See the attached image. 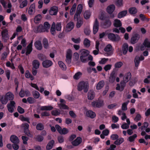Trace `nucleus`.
Wrapping results in <instances>:
<instances>
[{
  "mask_svg": "<svg viewBox=\"0 0 150 150\" xmlns=\"http://www.w3.org/2000/svg\"><path fill=\"white\" fill-rule=\"evenodd\" d=\"M100 19L103 21L101 23V25L103 28H107L111 26L112 22L109 17L101 16Z\"/></svg>",
  "mask_w": 150,
  "mask_h": 150,
  "instance_id": "1",
  "label": "nucleus"
},
{
  "mask_svg": "<svg viewBox=\"0 0 150 150\" xmlns=\"http://www.w3.org/2000/svg\"><path fill=\"white\" fill-rule=\"evenodd\" d=\"M83 89L84 91L86 93L88 89V82L82 81L80 82L78 86V90L81 91Z\"/></svg>",
  "mask_w": 150,
  "mask_h": 150,
  "instance_id": "2",
  "label": "nucleus"
},
{
  "mask_svg": "<svg viewBox=\"0 0 150 150\" xmlns=\"http://www.w3.org/2000/svg\"><path fill=\"white\" fill-rule=\"evenodd\" d=\"M80 52L81 53L80 59L81 61L82 62H86L87 60L86 57L88 55L89 52L85 49L80 50Z\"/></svg>",
  "mask_w": 150,
  "mask_h": 150,
  "instance_id": "3",
  "label": "nucleus"
},
{
  "mask_svg": "<svg viewBox=\"0 0 150 150\" xmlns=\"http://www.w3.org/2000/svg\"><path fill=\"white\" fill-rule=\"evenodd\" d=\"M108 37L110 40L113 42H118L121 39L119 35L111 33L108 34Z\"/></svg>",
  "mask_w": 150,
  "mask_h": 150,
  "instance_id": "4",
  "label": "nucleus"
},
{
  "mask_svg": "<svg viewBox=\"0 0 150 150\" xmlns=\"http://www.w3.org/2000/svg\"><path fill=\"white\" fill-rule=\"evenodd\" d=\"M72 57V51L71 50L69 49L67 52L66 56V61L68 64H69L71 62V59Z\"/></svg>",
  "mask_w": 150,
  "mask_h": 150,
  "instance_id": "5",
  "label": "nucleus"
},
{
  "mask_svg": "<svg viewBox=\"0 0 150 150\" xmlns=\"http://www.w3.org/2000/svg\"><path fill=\"white\" fill-rule=\"evenodd\" d=\"M140 38V35L138 33L133 35L131 38V43L132 44L137 43L139 39Z\"/></svg>",
  "mask_w": 150,
  "mask_h": 150,
  "instance_id": "6",
  "label": "nucleus"
},
{
  "mask_svg": "<svg viewBox=\"0 0 150 150\" xmlns=\"http://www.w3.org/2000/svg\"><path fill=\"white\" fill-rule=\"evenodd\" d=\"M15 102L13 101H11L10 103H8L7 107L8 111L12 113L14 111V108L15 107Z\"/></svg>",
  "mask_w": 150,
  "mask_h": 150,
  "instance_id": "7",
  "label": "nucleus"
},
{
  "mask_svg": "<svg viewBox=\"0 0 150 150\" xmlns=\"http://www.w3.org/2000/svg\"><path fill=\"white\" fill-rule=\"evenodd\" d=\"M8 30L6 29H4L1 32L3 39L4 42H6L9 39V36L8 33Z\"/></svg>",
  "mask_w": 150,
  "mask_h": 150,
  "instance_id": "8",
  "label": "nucleus"
},
{
  "mask_svg": "<svg viewBox=\"0 0 150 150\" xmlns=\"http://www.w3.org/2000/svg\"><path fill=\"white\" fill-rule=\"evenodd\" d=\"M99 27V23L97 19L96 18L93 26V33L96 34L98 31Z\"/></svg>",
  "mask_w": 150,
  "mask_h": 150,
  "instance_id": "9",
  "label": "nucleus"
},
{
  "mask_svg": "<svg viewBox=\"0 0 150 150\" xmlns=\"http://www.w3.org/2000/svg\"><path fill=\"white\" fill-rule=\"evenodd\" d=\"M83 8V6L81 4L78 5L76 11L74 15L75 18L77 16H80Z\"/></svg>",
  "mask_w": 150,
  "mask_h": 150,
  "instance_id": "10",
  "label": "nucleus"
},
{
  "mask_svg": "<svg viewBox=\"0 0 150 150\" xmlns=\"http://www.w3.org/2000/svg\"><path fill=\"white\" fill-rule=\"evenodd\" d=\"M79 16L76 17L75 18V16L74 17V21H77L76 24V27L77 28H79L83 24L82 19L81 18H79Z\"/></svg>",
  "mask_w": 150,
  "mask_h": 150,
  "instance_id": "11",
  "label": "nucleus"
},
{
  "mask_svg": "<svg viewBox=\"0 0 150 150\" xmlns=\"http://www.w3.org/2000/svg\"><path fill=\"white\" fill-rule=\"evenodd\" d=\"M58 11V8L56 6H53L51 8L49 12L51 15H56Z\"/></svg>",
  "mask_w": 150,
  "mask_h": 150,
  "instance_id": "12",
  "label": "nucleus"
},
{
  "mask_svg": "<svg viewBox=\"0 0 150 150\" xmlns=\"http://www.w3.org/2000/svg\"><path fill=\"white\" fill-rule=\"evenodd\" d=\"M116 77L115 72L113 71L111 73L109 78V81L110 83H113L115 80Z\"/></svg>",
  "mask_w": 150,
  "mask_h": 150,
  "instance_id": "13",
  "label": "nucleus"
},
{
  "mask_svg": "<svg viewBox=\"0 0 150 150\" xmlns=\"http://www.w3.org/2000/svg\"><path fill=\"white\" fill-rule=\"evenodd\" d=\"M42 64L44 67L48 68L52 65V63L50 60H46L42 62Z\"/></svg>",
  "mask_w": 150,
  "mask_h": 150,
  "instance_id": "14",
  "label": "nucleus"
},
{
  "mask_svg": "<svg viewBox=\"0 0 150 150\" xmlns=\"http://www.w3.org/2000/svg\"><path fill=\"white\" fill-rule=\"evenodd\" d=\"M81 142V138L80 137H78L74 140L72 141L71 143L73 145L76 146L79 145Z\"/></svg>",
  "mask_w": 150,
  "mask_h": 150,
  "instance_id": "15",
  "label": "nucleus"
},
{
  "mask_svg": "<svg viewBox=\"0 0 150 150\" xmlns=\"http://www.w3.org/2000/svg\"><path fill=\"white\" fill-rule=\"evenodd\" d=\"M45 31L46 29H45L43 25H39L34 29L35 32H45Z\"/></svg>",
  "mask_w": 150,
  "mask_h": 150,
  "instance_id": "16",
  "label": "nucleus"
},
{
  "mask_svg": "<svg viewBox=\"0 0 150 150\" xmlns=\"http://www.w3.org/2000/svg\"><path fill=\"white\" fill-rule=\"evenodd\" d=\"M32 43L33 41H32L27 47L26 52H25V54L26 55H28V54H30L32 50Z\"/></svg>",
  "mask_w": 150,
  "mask_h": 150,
  "instance_id": "17",
  "label": "nucleus"
},
{
  "mask_svg": "<svg viewBox=\"0 0 150 150\" xmlns=\"http://www.w3.org/2000/svg\"><path fill=\"white\" fill-rule=\"evenodd\" d=\"M74 24L72 22H70L66 25V31L69 32L74 27Z\"/></svg>",
  "mask_w": 150,
  "mask_h": 150,
  "instance_id": "18",
  "label": "nucleus"
},
{
  "mask_svg": "<svg viewBox=\"0 0 150 150\" xmlns=\"http://www.w3.org/2000/svg\"><path fill=\"white\" fill-rule=\"evenodd\" d=\"M10 140L13 144H18L19 142L18 137L15 135H12L11 136Z\"/></svg>",
  "mask_w": 150,
  "mask_h": 150,
  "instance_id": "19",
  "label": "nucleus"
},
{
  "mask_svg": "<svg viewBox=\"0 0 150 150\" xmlns=\"http://www.w3.org/2000/svg\"><path fill=\"white\" fill-rule=\"evenodd\" d=\"M103 101H98L95 102H93L92 103V105L94 107H100L103 105Z\"/></svg>",
  "mask_w": 150,
  "mask_h": 150,
  "instance_id": "20",
  "label": "nucleus"
},
{
  "mask_svg": "<svg viewBox=\"0 0 150 150\" xmlns=\"http://www.w3.org/2000/svg\"><path fill=\"white\" fill-rule=\"evenodd\" d=\"M34 45L36 48L38 50H41L42 48V46L41 42L40 41L38 40L36 41Z\"/></svg>",
  "mask_w": 150,
  "mask_h": 150,
  "instance_id": "21",
  "label": "nucleus"
},
{
  "mask_svg": "<svg viewBox=\"0 0 150 150\" xmlns=\"http://www.w3.org/2000/svg\"><path fill=\"white\" fill-rule=\"evenodd\" d=\"M115 6L112 4L108 6L107 8V12L109 14H111L115 10Z\"/></svg>",
  "mask_w": 150,
  "mask_h": 150,
  "instance_id": "22",
  "label": "nucleus"
},
{
  "mask_svg": "<svg viewBox=\"0 0 150 150\" xmlns=\"http://www.w3.org/2000/svg\"><path fill=\"white\" fill-rule=\"evenodd\" d=\"M54 141L53 140H52L50 141L47 144L46 146V149L47 150H49L53 147L54 144Z\"/></svg>",
  "mask_w": 150,
  "mask_h": 150,
  "instance_id": "23",
  "label": "nucleus"
},
{
  "mask_svg": "<svg viewBox=\"0 0 150 150\" xmlns=\"http://www.w3.org/2000/svg\"><path fill=\"white\" fill-rule=\"evenodd\" d=\"M128 45L127 43H124L122 46V51L123 53L124 54H125L128 51Z\"/></svg>",
  "mask_w": 150,
  "mask_h": 150,
  "instance_id": "24",
  "label": "nucleus"
},
{
  "mask_svg": "<svg viewBox=\"0 0 150 150\" xmlns=\"http://www.w3.org/2000/svg\"><path fill=\"white\" fill-rule=\"evenodd\" d=\"M40 63L37 60H35L32 62L33 68L37 69L39 68L40 66Z\"/></svg>",
  "mask_w": 150,
  "mask_h": 150,
  "instance_id": "25",
  "label": "nucleus"
},
{
  "mask_svg": "<svg viewBox=\"0 0 150 150\" xmlns=\"http://www.w3.org/2000/svg\"><path fill=\"white\" fill-rule=\"evenodd\" d=\"M113 25L115 27H120L122 26V23L119 20L116 19L114 20Z\"/></svg>",
  "mask_w": 150,
  "mask_h": 150,
  "instance_id": "26",
  "label": "nucleus"
},
{
  "mask_svg": "<svg viewBox=\"0 0 150 150\" xmlns=\"http://www.w3.org/2000/svg\"><path fill=\"white\" fill-rule=\"evenodd\" d=\"M35 4H33L30 5L29 8L28 13L30 15H32L33 12L35 11Z\"/></svg>",
  "mask_w": 150,
  "mask_h": 150,
  "instance_id": "27",
  "label": "nucleus"
},
{
  "mask_svg": "<svg viewBox=\"0 0 150 150\" xmlns=\"http://www.w3.org/2000/svg\"><path fill=\"white\" fill-rule=\"evenodd\" d=\"M87 116L91 118H93L96 117V114L94 112L89 110L86 112Z\"/></svg>",
  "mask_w": 150,
  "mask_h": 150,
  "instance_id": "28",
  "label": "nucleus"
},
{
  "mask_svg": "<svg viewBox=\"0 0 150 150\" xmlns=\"http://www.w3.org/2000/svg\"><path fill=\"white\" fill-rule=\"evenodd\" d=\"M131 74L130 72L127 73L125 75V77H124L123 80L125 82H127L130 79L131 77Z\"/></svg>",
  "mask_w": 150,
  "mask_h": 150,
  "instance_id": "29",
  "label": "nucleus"
},
{
  "mask_svg": "<svg viewBox=\"0 0 150 150\" xmlns=\"http://www.w3.org/2000/svg\"><path fill=\"white\" fill-rule=\"evenodd\" d=\"M53 108L51 106H43L40 108V110L42 111L50 110Z\"/></svg>",
  "mask_w": 150,
  "mask_h": 150,
  "instance_id": "30",
  "label": "nucleus"
},
{
  "mask_svg": "<svg viewBox=\"0 0 150 150\" xmlns=\"http://www.w3.org/2000/svg\"><path fill=\"white\" fill-rule=\"evenodd\" d=\"M127 13V10H124L120 12L117 15L118 18H122L125 16Z\"/></svg>",
  "mask_w": 150,
  "mask_h": 150,
  "instance_id": "31",
  "label": "nucleus"
},
{
  "mask_svg": "<svg viewBox=\"0 0 150 150\" xmlns=\"http://www.w3.org/2000/svg\"><path fill=\"white\" fill-rule=\"evenodd\" d=\"M129 12L131 14H134L137 12V10L135 7H131L129 8Z\"/></svg>",
  "mask_w": 150,
  "mask_h": 150,
  "instance_id": "32",
  "label": "nucleus"
},
{
  "mask_svg": "<svg viewBox=\"0 0 150 150\" xmlns=\"http://www.w3.org/2000/svg\"><path fill=\"white\" fill-rule=\"evenodd\" d=\"M94 97V92L92 91L88 92V99L92 100Z\"/></svg>",
  "mask_w": 150,
  "mask_h": 150,
  "instance_id": "33",
  "label": "nucleus"
},
{
  "mask_svg": "<svg viewBox=\"0 0 150 150\" xmlns=\"http://www.w3.org/2000/svg\"><path fill=\"white\" fill-rule=\"evenodd\" d=\"M104 85V82L103 81H101L98 83L96 88L98 90L101 89Z\"/></svg>",
  "mask_w": 150,
  "mask_h": 150,
  "instance_id": "34",
  "label": "nucleus"
},
{
  "mask_svg": "<svg viewBox=\"0 0 150 150\" xmlns=\"http://www.w3.org/2000/svg\"><path fill=\"white\" fill-rule=\"evenodd\" d=\"M5 97L8 100H12L13 99L14 96L13 94L10 93H6Z\"/></svg>",
  "mask_w": 150,
  "mask_h": 150,
  "instance_id": "35",
  "label": "nucleus"
},
{
  "mask_svg": "<svg viewBox=\"0 0 150 150\" xmlns=\"http://www.w3.org/2000/svg\"><path fill=\"white\" fill-rule=\"evenodd\" d=\"M42 43L45 49H47L49 47V44L47 39L45 38L42 40Z\"/></svg>",
  "mask_w": 150,
  "mask_h": 150,
  "instance_id": "36",
  "label": "nucleus"
},
{
  "mask_svg": "<svg viewBox=\"0 0 150 150\" xmlns=\"http://www.w3.org/2000/svg\"><path fill=\"white\" fill-rule=\"evenodd\" d=\"M90 41L87 38H85L83 42L84 45L86 47H89L90 45Z\"/></svg>",
  "mask_w": 150,
  "mask_h": 150,
  "instance_id": "37",
  "label": "nucleus"
},
{
  "mask_svg": "<svg viewBox=\"0 0 150 150\" xmlns=\"http://www.w3.org/2000/svg\"><path fill=\"white\" fill-rule=\"evenodd\" d=\"M140 61V59L138 56H136L135 58L134 62L136 67H137L139 65Z\"/></svg>",
  "mask_w": 150,
  "mask_h": 150,
  "instance_id": "38",
  "label": "nucleus"
},
{
  "mask_svg": "<svg viewBox=\"0 0 150 150\" xmlns=\"http://www.w3.org/2000/svg\"><path fill=\"white\" fill-rule=\"evenodd\" d=\"M82 75V73L80 72H78L74 76V78L76 80L79 79Z\"/></svg>",
  "mask_w": 150,
  "mask_h": 150,
  "instance_id": "39",
  "label": "nucleus"
},
{
  "mask_svg": "<svg viewBox=\"0 0 150 150\" xmlns=\"http://www.w3.org/2000/svg\"><path fill=\"white\" fill-rule=\"evenodd\" d=\"M36 128L38 130H42L44 129V125L42 123H39L37 125Z\"/></svg>",
  "mask_w": 150,
  "mask_h": 150,
  "instance_id": "40",
  "label": "nucleus"
},
{
  "mask_svg": "<svg viewBox=\"0 0 150 150\" xmlns=\"http://www.w3.org/2000/svg\"><path fill=\"white\" fill-rule=\"evenodd\" d=\"M25 75L26 77L28 78H30L32 80H33L34 79L33 76L31 75L29 71L28 70L26 71Z\"/></svg>",
  "mask_w": 150,
  "mask_h": 150,
  "instance_id": "41",
  "label": "nucleus"
},
{
  "mask_svg": "<svg viewBox=\"0 0 150 150\" xmlns=\"http://www.w3.org/2000/svg\"><path fill=\"white\" fill-rule=\"evenodd\" d=\"M32 94L33 97L35 98H38L40 96V94L39 92L36 91H34L32 92Z\"/></svg>",
  "mask_w": 150,
  "mask_h": 150,
  "instance_id": "42",
  "label": "nucleus"
},
{
  "mask_svg": "<svg viewBox=\"0 0 150 150\" xmlns=\"http://www.w3.org/2000/svg\"><path fill=\"white\" fill-rule=\"evenodd\" d=\"M91 14L89 11H87L84 13V17L85 19H88L91 16Z\"/></svg>",
  "mask_w": 150,
  "mask_h": 150,
  "instance_id": "43",
  "label": "nucleus"
},
{
  "mask_svg": "<svg viewBox=\"0 0 150 150\" xmlns=\"http://www.w3.org/2000/svg\"><path fill=\"white\" fill-rule=\"evenodd\" d=\"M129 102V100H128L122 104V110H127V105Z\"/></svg>",
  "mask_w": 150,
  "mask_h": 150,
  "instance_id": "44",
  "label": "nucleus"
},
{
  "mask_svg": "<svg viewBox=\"0 0 150 150\" xmlns=\"http://www.w3.org/2000/svg\"><path fill=\"white\" fill-rule=\"evenodd\" d=\"M112 49V47L110 44L107 45L105 48L104 50L106 52H110L111 51Z\"/></svg>",
  "mask_w": 150,
  "mask_h": 150,
  "instance_id": "45",
  "label": "nucleus"
},
{
  "mask_svg": "<svg viewBox=\"0 0 150 150\" xmlns=\"http://www.w3.org/2000/svg\"><path fill=\"white\" fill-rule=\"evenodd\" d=\"M59 107L60 108V109H67L68 110L69 109V108L67 105L65 104L61 103L59 104Z\"/></svg>",
  "mask_w": 150,
  "mask_h": 150,
  "instance_id": "46",
  "label": "nucleus"
},
{
  "mask_svg": "<svg viewBox=\"0 0 150 150\" xmlns=\"http://www.w3.org/2000/svg\"><path fill=\"white\" fill-rule=\"evenodd\" d=\"M44 137L41 135H37L35 138V140L39 142H41L43 141Z\"/></svg>",
  "mask_w": 150,
  "mask_h": 150,
  "instance_id": "47",
  "label": "nucleus"
},
{
  "mask_svg": "<svg viewBox=\"0 0 150 150\" xmlns=\"http://www.w3.org/2000/svg\"><path fill=\"white\" fill-rule=\"evenodd\" d=\"M127 83V82H125V81H124V80L121 81L120 83L121 85L120 91H122L124 90Z\"/></svg>",
  "mask_w": 150,
  "mask_h": 150,
  "instance_id": "48",
  "label": "nucleus"
},
{
  "mask_svg": "<svg viewBox=\"0 0 150 150\" xmlns=\"http://www.w3.org/2000/svg\"><path fill=\"white\" fill-rule=\"evenodd\" d=\"M58 64L59 67L62 69L64 70L66 69V65L62 61H59L58 62Z\"/></svg>",
  "mask_w": 150,
  "mask_h": 150,
  "instance_id": "49",
  "label": "nucleus"
},
{
  "mask_svg": "<svg viewBox=\"0 0 150 150\" xmlns=\"http://www.w3.org/2000/svg\"><path fill=\"white\" fill-rule=\"evenodd\" d=\"M28 4V1L26 0L23 1L20 4V7L22 8L26 6Z\"/></svg>",
  "mask_w": 150,
  "mask_h": 150,
  "instance_id": "50",
  "label": "nucleus"
},
{
  "mask_svg": "<svg viewBox=\"0 0 150 150\" xmlns=\"http://www.w3.org/2000/svg\"><path fill=\"white\" fill-rule=\"evenodd\" d=\"M28 102L30 104H32L35 103V99L32 97H28L27 99Z\"/></svg>",
  "mask_w": 150,
  "mask_h": 150,
  "instance_id": "51",
  "label": "nucleus"
},
{
  "mask_svg": "<svg viewBox=\"0 0 150 150\" xmlns=\"http://www.w3.org/2000/svg\"><path fill=\"white\" fill-rule=\"evenodd\" d=\"M42 18V16L40 14H38L34 18V21L35 23V21H40Z\"/></svg>",
  "mask_w": 150,
  "mask_h": 150,
  "instance_id": "52",
  "label": "nucleus"
},
{
  "mask_svg": "<svg viewBox=\"0 0 150 150\" xmlns=\"http://www.w3.org/2000/svg\"><path fill=\"white\" fill-rule=\"evenodd\" d=\"M137 137V135L136 134H134L132 136L129 137L128 139L129 141L130 142H132L134 141L135 139Z\"/></svg>",
  "mask_w": 150,
  "mask_h": 150,
  "instance_id": "53",
  "label": "nucleus"
},
{
  "mask_svg": "<svg viewBox=\"0 0 150 150\" xmlns=\"http://www.w3.org/2000/svg\"><path fill=\"white\" fill-rule=\"evenodd\" d=\"M8 100L5 96L4 98L3 97L1 98V101L3 104H6L8 102Z\"/></svg>",
  "mask_w": 150,
  "mask_h": 150,
  "instance_id": "54",
  "label": "nucleus"
},
{
  "mask_svg": "<svg viewBox=\"0 0 150 150\" xmlns=\"http://www.w3.org/2000/svg\"><path fill=\"white\" fill-rule=\"evenodd\" d=\"M69 132V130L67 129L64 128L62 129L61 131V134H67Z\"/></svg>",
  "mask_w": 150,
  "mask_h": 150,
  "instance_id": "55",
  "label": "nucleus"
},
{
  "mask_svg": "<svg viewBox=\"0 0 150 150\" xmlns=\"http://www.w3.org/2000/svg\"><path fill=\"white\" fill-rule=\"evenodd\" d=\"M24 132L25 134L27 135L28 136L31 137H33V135L31 133L30 130L29 129L24 130Z\"/></svg>",
  "mask_w": 150,
  "mask_h": 150,
  "instance_id": "56",
  "label": "nucleus"
},
{
  "mask_svg": "<svg viewBox=\"0 0 150 150\" xmlns=\"http://www.w3.org/2000/svg\"><path fill=\"white\" fill-rule=\"evenodd\" d=\"M123 64L121 62H119L116 63L115 64V67L116 68H120L123 65Z\"/></svg>",
  "mask_w": 150,
  "mask_h": 150,
  "instance_id": "57",
  "label": "nucleus"
},
{
  "mask_svg": "<svg viewBox=\"0 0 150 150\" xmlns=\"http://www.w3.org/2000/svg\"><path fill=\"white\" fill-rule=\"evenodd\" d=\"M52 115L54 116H57L59 115L60 114V112H59L57 110H54L51 112Z\"/></svg>",
  "mask_w": 150,
  "mask_h": 150,
  "instance_id": "58",
  "label": "nucleus"
},
{
  "mask_svg": "<svg viewBox=\"0 0 150 150\" xmlns=\"http://www.w3.org/2000/svg\"><path fill=\"white\" fill-rule=\"evenodd\" d=\"M22 127L24 128V130L29 129V125L27 123H25L22 125Z\"/></svg>",
  "mask_w": 150,
  "mask_h": 150,
  "instance_id": "59",
  "label": "nucleus"
},
{
  "mask_svg": "<svg viewBox=\"0 0 150 150\" xmlns=\"http://www.w3.org/2000/svg\"><path fill=\"white\" fill-rule=\"evenodd\" d=\"M50 115L49 112L46 111L42 112L41 113V115L42 117L49 116Z\"/></svg>",
  "mask_w": 150,
  "mask_h": 150,
  "instance_id": "60",
  "label": "nucleus"
},
{
  "mask_svg": "<svg viewBox=\"0 0 150 150\" xmlns=\"http://www.w3.org/2000/svg\"><path fill=\"white\" fill-rule=\"evenodd\" d=\"M22 139L23 140V143L24 144H27V141L28 140V138L25 136H22Z\"/></svg>",
  "mask_w": 150,
  "mask_h": 150,
  "instance_id": "61",
  "label": "nucleus"
},
{
  "mask_svg": "<svg viewBox=\"0 0 150 150\" xmlns=\"http://www.w3.org/2000/svg\"><path fill=\"white\" fill-rule=\"evenodd\" d=\"M17 110L18 112L21 114H22L24 112V109L20 106L18 107Z\"/></svg>",
  "mask_w": 150,
  "mask_h": 150,
  "instance_id": "62",
  "label": "nucleus"
},
{
  "mask_svg": "<svg viewBox=\"0 0 150 150\" xmlns=\"http://www.w3.org/2000/svg\"><path fill=\"white\" fill-rule=\"evenodd\" d=\"M44 28L46 29V30L48 29H49L50 27V25L47 22H45L44 24Z\"/></svg>",
  "mask_w": 150,
  "mask_h": 150,
  "instance_id": "63",
  "label": "nucleus"
},
{
  "mask_svg": "<svg viewBox=\"0 0 150 150\" xmlns=\"http://www.w3.org/2000/svg\"><path fill=\"white\" fill-rule=\"evenodd\" d=\"M143 44L145 45L147 47H150V42L148 41L146 39L144 40L143 42Z\"/></svg>",
  "mask_w": 150,
  "mask_h": 150,
  "instance_id": "64",
  "label": "nucleus"
}]
</instances>
